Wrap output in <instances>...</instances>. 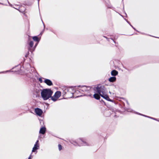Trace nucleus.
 <instances>
[{
    "label": "nucleus",
    "instance_id": "1",
    "mask_svg": "<svg viewBox=\"0 0 159 159\" xmlns=\"http://www.w3.org/2000/svg\"><path fill=\"white\" fill-rule=\"evenodd\" d=\"M97 92L99 94L95 93L93 95V97L95 99L99 100L101 96L102 97L109 101H112L108 96L106 94L105 89L104 86H98L96 88Z\"/></svg>",
    "mask_w": 159,
    "mask_h": 159
},
{
    "label": "nucleus",
    "instance_id": "2",
    "mask_svg": "<svg viewBox=\"0 0 159 159\" xmlns=\"http://www.w3.org/2000/svg\"><path fill=\"white\" fill-rule=\"evenodd\" d=\"M70 143L75 146H90V145L86 142L85 140L80 139L77 140V142L73 140H71L70 141Z\"/></svg>",
    "mask_w": 159,
    "mask_h": 159
},
{
    "label": "nucleus",
    "instance_id": "3",
    "mask_svg": "<svg viewBox=\"0 0 159 159\" xmlns=\"http://www.w3.org/2000/svg\"><path fill=\"white\" fill-rule=\"evenodd\" d=\"M41 95L44 100H47L51 97L52 92L50 89H44L41 92Z\"/></svg>",
    "mask_w": 159,
    "mask_h": 159
},
{
    "label": "nucleus",
    "instance_id": "4",
    "mask_svg": "<svg viewBox=\"0 0 159 159\" xmlns=\"http://www.w3.org/2000/svg\"><path fill=\"white\" fill-rule=\"evenodd\" d=\"M61 92L60 91L57 92L51 98L52 100L54 101H55L60 97L61 95Z\"/></svg>",
    "mask_w": 159,
    "mask_h": 159
},
{
    "label": "nucleus",
    "instance_id": "5",
    "mask_svg": "<svg viewBox=\"0 0 159 159\" xmlns=\"http://www.w3.org/2000/svg\"><path fill=\"white\" fill-rule=\"evenodd\" d=\"M74 88L73 87L65 88L64 90L65 94H66L67 92H74Z\"/></svg>",
    "mask_w": 159,
    "mask_h": 159
},
{
    "label": "nucleus",
    "instance_id": "6",
    "mask_svg": "<svg viewBox=\"0 0 159 159\" xmlns=\"http://www.w3.org/2000/svg\"><path fill=\"white\" fill-rule=\"evenodd\" d=\"M35 112L39 116H41L43 113L42 111L38 108L35 109Z\"/></svg>",
    "mask_w": 159,
    "mask_h": 159
},
{
    "label": "nucleus",
    "instance_id": "7",
    "mask_svg": "<svg viewBox=\"0 0 159 159\" xmlns=\"http://www.w3.org/2000/svg\"><path fill=\"white\" fill-rule=\"evenodd\" d=\"M46 131V128L45 127H42L40 129L39 133L44 134H45Z\"/></svg>",
    "mask_w": 159,
    "mask_h": 159
},
{
    "label": "nucleus",
    "instance_id": "8",
    "mask_svg": "<svg viewBox=\"0 0 159 159\" xmlns=\"http://www.w3.org/2000/svg\"><path fill=\"white\" fill-rule=\"evenodd\" d=\"M90 89L89 87H87L86 86H83L80 88V90L83 92L87 91Z\"/></svg>",
    "mask_w": 159,
    "mask_h": 159
},
{
    "label": "nucleus",
    "instance_id": "9",
    "mask_svg": "<svg viewBox=\"0 0 159 159\" xmlns=\"http://www.w3.org/2000/svg\"><path fill=\"white\" fill-rule=\"evenodd\" d=\"M39 145H36L34 144V147H33L32 150V152H34L37 150V149H39Z\"/></svg>",
    "mask_w": 159,
    "mask_h": 159
},
{
    "label": "nucleus",
    "instance_id": "10",
    "mask_svg": "<svg viewBox=\"0 0 159 159\" xmlns=\"http://www.w3.org/2000/svg\"><path fill=\"white\" fill-rule=\"evenodd\" d=\"M44 82L47 85L49 86L51 85L52 84L51 81L48 79H45L44 80Z\"/></svg>",
    "mask_w": 159,
    "mask_h": 159
},
{
    "label": "nucleus",
    "instance_id": "11",
    "mask_svg": "<svg viewBox=\"0 0 159 159\" xmlns=\"http://www.w3.org/2000/svg\"><path fill=\"white\" fill-rule=\"evenodd\" d=\"M74 93V92H68L66 94L67 96L69 98H71L73 97V93Z\"/></svg>",
    "mask_w": 159,
    "mask_h": 159
},
{
    "label": "nucleus",
    "instance_id": "12",
    "mask_svg": "<svg viewBox=\"0 0 159 159\" xmlns=\"http://www.w3.org/2000/svg\"><path fill=\"white\" fill-rule=\"evenodd\" d=\"M116 80V78L115 77H112L109 79V81L110 82H115Z\"/></svg>",
    "mask_w": 159,
    "mask_h": 159
},
{
    "label": "nucleus",
    "instance_id": "13",
    "mask_svg": "<svg viewBox=\"0 0 159 159\" xmlns=\"http://www.w3.org/2000/svg\"><path fill=\"white\" fill-rule=\"evenodd\" d=\"M118 72L115 70H114L111 72V75L113 76H116L118 74Z\"/></svg>",
    "mask_w": 159,
    "mask_h": 159
},
{
    "label": "nucleus",
    "instance_id": "14",
    "mask_svg": "<svg viewBox=\"0 0 159 159\" xmlns=\"http://www.w3.org/2000/svg\"><path fill=\"white\" fill-rule=\"evenodd\" d=\"M33 39L35 41H37L38 42H39V38L37 37V36H34L33 37Z\"/></svg>",
    "mask_w": 159,
    "mask_h": 159
},
{
    "label": "nucleus",
    "instance_id": "15",
    "mask_svg": "<svg viewBox=\"0 0 159 159\" xmlns=\"http://www.w3.org/2000/svg\"><path fill=\"white\" fill-rule=\"evenodd\" d=\"M58 149L59 151H61L62 149V147L61 144H58Z\"/></svg>",
    "mask_w": 159,
    "mask_h": 159
},
{
    "label": "nucleus",
    "instance_id": "16",
    "mask_svg": "<svg viewBox=\"0 0 159 159\" xmlns=\"http://www.w3.org/2000/svg\"><path fill=\"white\" fill-rule=\"evenodd\" d=\"M30 45V46L31 47H32L34 45V43L33 41H30L29 44Z\"/></svg>",
    "mask_w": 159,
    "mask_h": 159
},
{
    "label": "nucleus",
    "instance_id": "17",
    "mask_svg": "<svg viewBox=\"0 0 159 159\" xmlns=\"http://www.w3.org/2000/svg\"><path fill=\"white\" fill-rule=\"evenodd\" d=\"M39 81L40 82V83H42L43 82L41 78H39Z\"/></svg>",
    "mask_w": 159,
    "mask_h": 159
},
{
    "label": "nucleus",
    "instance_id": "18",
    "mask_svg": "<svg viewBox=\"0 0 159 159\" xmlns=\"http://www.w3.org/2000/svg\"><path fill=\"white\" fill-rule=\"evenodd\" d=\"M35 144L39 145V140H37L36 142L35 143Z\"/></svg>",
    "mask_w": 159,
    "mask_h": 159
},
{
    "label": "nucleus",
    "instance_id": "19",
    "mask_svg": "<svg viewBox=\"0 0 159 159\" xmlns=\"http://www.w3.org/2000/svg\"><path fill=\"white\" fill-rule=\"evenodd\" d=\"M40 123H43V120H40Z\"/></svg>",
    "mask_w": 159,
    "mask_h": 159
},
{
    "label": "nucleus",
    "instance_id": "20",
    "mask_svg": "<svg viewBox=\"0 0 159 159\" xmlns=\"http://www.w3.org/2000/svg\"><path fill=\"white\" fill-rule=\"evenodd\" d=\"M32 157H31V155H30V156L28 158V159H31V158H32Z\"/></svg>",
    "mask_w": 159,
    "mask_h": 159
},
{
    "label": "nucleus",
    "instance_id": "21",
    "mask_svg": "<svg viewBox=\"0 0 159 159\" xmlns=\"http://www.w3.org/2000/svg\"><path fill=\"white\" fill-rule=\"evenodd\" d=\"M147 117L148 118H150V117H148V116H147Z\"/></svg>",
    "mask_w": 159,
    "mask_h": 159
},
{
    "label": "nucleus",
    "instance_id": "22",
    "mask_svg": "<svg viewBox=\"0 0 159 159\" xmlns=\"http://www.w3.org/2000/svg\"><path fill=\"white\" fill-rule=\"evenodd\" d=\"M37 43L35 45V47L37 45Z\"/></svg>",
    "mask_w": 159,
    "mask_h": 159
}]
</instances>
